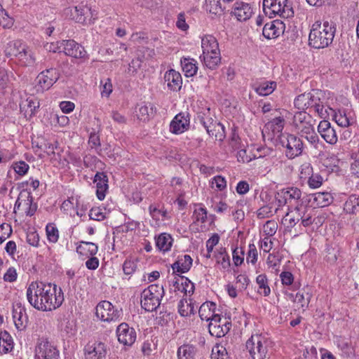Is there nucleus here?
<instances>
[{
  "label": "nucleus",
  "mask_w": 359,
  "mask_h": 359,
  "mask_svg": "<svg viewBox=\"0 0 359 359\" xmlns=\"http://www.w3.org/2000/svg\"><path fill=\"white\" fill-rule=\"evenodd\" d=\"M27 44L21 40L10 41L4 46V53L8 57L17 58L21 50H25V46Z\"/></svg>",
  "instance_id": "24"
},
{
  "label": "nucleus",
  "mask_w": 359,
  "mask_h": 359,
  "mask_svg": "<svg viewBox=\"0 0 359 359\" xmlns=\"http://www.w3.org/2000/svg\"><path fill=\"white\" fill-rule=\"evenodd\" d=\"M35 359H59V351L46 339H40L35 348Z\"/></svg>",
  "instance_id": "10"
},
{
  "label": "nucleus",
  "mask_w": 359,
  "mask_h": 359,
  "mask_svg": "<svg viewBox=\"0 0 359 359\" xmlns=\"http://www.w3.org/2000/svg\"><path fill=\"white\" fill-rule=\"evenodd\" d=\"M336 32V27L333 22L317 21L314 22L309 35V46L320 49L332 44Z\"/></svg>",
  "instance_id": "2"
},
{
  "label": "nucleus",
  "mask_w": 359,
  "mask_h": 359,
  "mask_svg": "<svg viewBox=\"0 0 359 359\" xmlns=\"http://www.w3.org/2000/svg\"><path fill=\"white\" fill-rule=\"evenodd\" d=\"M13 318L15 325L18 330H22L25 326L24 325L26 316L25 310L20 304H16L13 309Z\"/></svg>",
  "instance_id": "35"
},
{
  "label": "nucleus",
  "mask_w": 359,
  "mask_h": 359,
  "mask_svg": "<svg viewBox=\"0 0 359 359\" xmlns=\"http://www.w3.org/2000/svg\"><path fill=\"white\" fill-rule=\"evenodd\" d=\"M85 351L88 359H102L107 354V348L104 343L95 341L92 344H88Z\"/></svg>",
  "instance_id": "20"
},
{
  "label": "nucleus",
  "mask_w": 359,
  "mask_h": 359,
  "mask_svg": "<svg viewBox=\"0 0 359 359\" xmlns=\"http://www.w3.org/2000/svg\"><path fill=\"white\" fill-rule=\"evenodd\" d=\"M318 132L322 138L330 144H335L338 141L337 132L328 121H321L318 126Z\"/></svg>",
  "instance_id": "16"
},
{
  "label": "nucleus",
  "mask_w": 359,
  "mask_h": 359,
  "mask_svg": "<svg viewBox=\"0 0 359 359\" xmlns=\"http://www.w3.org/2000/svg\"><path fill=\"white\" fill-rule=\"evenodd\" d=\"M181 65L186 76H192L196 74L198 67L194 59L184 58L181 60Z\"/></svg>",
  "instance_id": "41"
},
{
  "label": "nucleus",
  "mask_w": 359,
  "mask_h": 359,
  "mask_svg": "<svg viewBox=\"0 0 359 359\" xmlns=\"http://www.w3.org/2000/svg\"><path fill=\"white\" fill-rule=\"evenodd\" d=\"M204 65L210 69H215L220 63V53L213 52L212 54H203Z\"/></svg>",
  "instance_id": "39"
},
{
  "label": "nucleus",
  "mask_w": 359,
  "mask_h": 359,
  "mask_svg": "<svg viewBox=\"0 0 359 359\" xmlns=\"http://www.w3.org/2000/svg\"><path fill=\"white\" fill-rule=\"evenodd\" d=\"M0 348L4 353H7L13 348V338L6 330L0 332Z\"/></svg>",
  "instance_id": "40"
},
{
  "label": "nucleus",
  "mask_w": 359,
  "mask_h": 359,
  "mask_svg": "<svg viewBox=\"0 0 359 359\" xmlns=\"http://www.w3.org/2000/svg\"><path fill=\"white\" fill-rule=\"evenodd\" d=\"M12 233L10 224L3 223L0 225V244H1Z\"/></svg>",
  "instance_id": "59"
},
{
  "label": "nucleus",
  "mask_w": 359,
  "mask_h": 359,
  "mask_svg": "<svg viewBox=\"0 0 359 359\" xmlns=\"http://www.w3.org/2000/svg\"><path fill=\"white\" fill-rule=\"evenodd\" d=\"M27 299L34 309L42 311H53L59 308L63 301L64 295L60 287L56 285L43 282H32L27 289Z\"/></svg>",
  "instance_id": "1"
},
{
  "label": "nucleus",
  "mask_w": 359,
  "mask_h": 359,
  "mask_svg": "<svg viewBox=\"0 0 359 359\" xmlns=\"http://www.w3.org/2000/svg\"><path fill=\"white\" fill-rule=\"evenodd\" d=\"M46 231L47 238L49 242L55 243L59 238V231L57 228L53 224L46 225Z\"/></svg>",
  "instance_id": "49"
},
{
  "label": "nucleus",
  "mask_w": 359,
  "mask_h": 359,
  "mask_svg": "<svg viewBox=\"0 0 359 359\" xmlns=\"http://www.w3.org/2000/svg\"><path fill=\"white\" fill-rule=\"evenodd\" d=\"M311 297V294L309 292H299L296 294L294 302L300 304L301 307L304 310V308L308 307Z\"/></svg>",
  "instance_id": "51"
},
{
  "label": "nucleus",
  "mask_w": 359,
  "mask_h": 359,
  "mask_svg": "<svg viewBox=\"0 0 359 359\" xmlns=\"http://www.w3.org/2000/svg\"><path fill=\"white\" fill-rule=\"evenodd\" d=\"M333 120L337 124L342 128H347L351 126L354 121L350 116V113H347L345 110H338L334 111L333 115Z\"/></svg>",
  "instance_id": "32"
},
{
  "label": "nucleus",
  "mask_w": 359,
  "mask_h": 359,
  "mask_svg": "<svg viewBox=\"0 0 359 359\" xmlns=\"http://www.w3.org/2000/svg\"><path fill=\"white\" fill-rule=\"evenodd\" d=\"M209 135L215 137L216 140L222 141L225 137L224 126L219 122L215 123V127H213L212 132Z\"/></svg>",
  "instance_id": "53"
},
{
  "label": "nucleus",
  "mask_w": 359,
  "mask_h": 359,
  "mask_svg": "<svg viewBox=\"0 0 359 359\" xmlns=\"http://www.w3.org/2000/svg\"><path fill=\"white\" fill-rule=\"evenodd\" d=\"M313 174V167L310 163L305 162L300 165L299 177L301 180H307Z\"/></svg>",
  "instance_id": "52"
},
{
  "label": "nucleus",
  "mask_w": 359,
  "mask_h": 359,
  "mask_svg": "<svg viewBox=\"0 0 359 359\" xmlns=\"http://www.w3.org/2000/svg\"><path fill=\"white\" fill-rule=\"evenodd\" d=\"M12 168L18 175L23 176L28 172L29 166L25 161H20L13 163Z\"/></svg>",
  "instance_id": "55"
},
{
  "label": "nucleus",
  "mask_w": 359,
  "mask_h": 359,
  "mask_svg": "<svg viewBox=\"0 0 359 359\" xmlns=\"http://www.w3.org/2000/svg\"><path fill=\"white\" fill-rule=\"evenodd\" d=\"M269 340L262 334L252 335L245 343L248 359H266L269 355Z\"/></svg>",
  "instance_id": "4"
},
{
  "label": "nucleus",
  "mask_w": 359,
  "mask_h": 359,
  "mask_svg": "<svg viewBox=\"0 0 359 359\" xmlns=\"http://www.w3.org/2000/svg\"><path fill=\"white\" fill-rule=\"evenodd\" d=\"M137 118L142 121H147L149 119V117L154 114L153 104H143L138 105L137 107Z\"/></svg>",
  "instance_id": "38"
},
{
  "label": "nucleus",
  "mask_w": 359,
  "mask_h": 359,
  "mask_svg": "<svg viewBox=\"0 0 359 359\" xmlns=\"http://www.w3.org/2000/svg\"><path fill=\"white\" fill-rule=\"evenodd\" d=\"M102 90L101 91L102 96L109 97L112 92V84L110 79H106L104 81H101Z\"/></svg>",
  "instance_id": "64"
},
{
  "label": "nucleus",
  "mask_w": 359,
  "mask_h": 359,
  "mask_svg": "<svg viewBox=\"0 0 359 359\" xmlns=\"http://www.w3.org/2000/svg\"><path fill=\"white\" fill-rule=\"evenodd\" d=\"M189 115L184 113L177 114L170 125V130L174 134H181L189 128Z\"/></svg>",
  "instance_id": "19"
},
{
  "label": "nucleus",
  "mask_w": 359,
  "mask_h": 359,
  "mask_svg": "<svg viewBox=\"0 0 359 359\" xmlns=\"http://www.w3.org/2000/svg\"><path fill=\"white\" fill-rule=\"evenodd\" d=\"M309 106L306 109L309 113H314L320 118H325L327 116V109L324 104V95L321 90H312L310 91Z\"/></svg>",
  "instance_id": "9"
},
{
  "label": "nucleus",
  "mask_w": 359,
  "mask_h": 359,
  "mask_svg": "<svg viewBox=\"0 0 359 359\" xmlns=\"http://www.w3.org/2000/svg\"><path fill=\"white\" fill-rule=\"evenodd\" d=\"M60 48L65 55L75 58H83L86 54L84 48L74 40L62 41Z\"/></svg>",
  "instance_id": "15"
},
{
  "label": "nucleus",
  "mask_w": 359,
  "mask_h": 359,
  "mask_svg": "<svg viewBox=\"0 0 359 359\" xmlns=\"http://www.w3.org/2000/svg\"><path fill=\"white\" fill-rule=\"evenodd\" d=\"M285 223H287V227H294L298 222H299V218L296 213H294V210L288 212L283 218Z\"/></svg>",
  "instance_id": "58"
},
{
  "label": "nucleus",
  "mask_w": 359,
  "mask_h": 359,
  "mask_svg": "<svg viewBox=\"0 0 359 359\" xmlns=\"http://www.w3.org/2000/svg\"><path fill=\"white\" fill-rule=\"evenodd\" d=\"M89 217L90 219L102 221L105 218V215L100 208H93L90 210Z\"/></svg>",
  "instance_id": "62"
},
{
  "label": "nucleus",
  "mask_w": 359,
  "mask_h": 359,
  "mask_svg": "<svg viewBox=\"0 0 359 359\" xmlns=\"http://www.w3.org/2000/svg\"><path fill=\"white\" fill-rule=\"evenodd\" d=\"M277 87L276 81H264L255 84V91L261 96H266L271 94Z\"/></svg>",
  "instance_id": "31"
},
{
  "label": "nucleus",
  "mask_w": 359,
  "mask_h": 359,
  "mask_svg": "<svg viewBox=\"0 0 359 359\" xmlns=\"http://www.w3.org/2000/svg\"><path fill=\"white\" fill-rule=\"evenodd\" d=\"M193 218L195 222L205 223L207 220V210L203 207L196 208L193 213Z\"/></svg>",
  "instance_id": "54"
},
{
  "label": "nucleus",
  "mask_w": 359,
  "mask_h": 359,
  "mask_svg": "<svg viewBox=\"0 0 359 359\" xmlns=\"http://www.w3.org/2000/svg\"><path fill=\"white\" fill-rule=\"evenodd\" d=\"M194 304L187 299H181L178 303V312L182 316H189L194 313Z\"/></svg>",
  "instance_id": "45"
},
{
  "label": "nucleus",
  "mask_w": 359,
  "mask_h": 359,
  "mask_svg": "<svg viewBox=\"0 0 359 359\" xmlns=\"http://www.w3.org/2000/svg\"><path fill=\"white\" fill-rule=\"evenodd\" d=\"M149 211L151 217L156 220H160V216L162 217L163 219L167 215V212L165 210H159L152 205L149 207Z\"/></svg>",
  "instance_id": "61"
},
{
  "label": "nucleus",
  "mask_w": 359,
  "mask_h": 359,
  "mask_svg": "<svg viewBox=\"0 0 359 359\" xmlns=\"http://www.w3.org/2000/svg\"><path fill=\"white\" fill-rule=\"evenodd\" d=\"M231 327V322L226 318L215 316L208 325L209 332L216 337H224Z\"/></svg>",
  "instance_id": "11"
},
{
  "label": "nucleus",
  "mask_w": 359,
  "mask_h": 359,
  "mask_svg": "<svg viewBox=\"0 0 359 359\" xmlns=\"http://www.w3.org/2000/svg\"><path fill=\"white\" fill-rule=\"evenodd\" d=\"M257 260V250L254 244L249 245V250L248 252L246 261L248 263L255 264Z\"/></svg>",
  "instance_id": "60"
},
{
  "label": "nucleus",
  "mask_w": 359,
  "mask_h": 359,
  "mask_svg": "<svg viewBox=\"0 0 359 359\" xmlns=\"http://www.w3.org/2000/svg\"><path fill=\"white\" fill-rule=\"evenodd\" d=\"M277 228L278 224L276 222L273 220H269L264 224L263 226V232L265 235H266V237H271L276 233Z\"/></svg>",
  "instance_id": "56"
},
{
  "label": "nucleus",
  "mask_w": 359,
  "mask_h": 359,
  "mask_svg": "<svg viewBox=\"0 0 359 359\" xmlns=\"http://www.w3.org/2000/svg\"><path fill=\"white\" fill-rule=\"evenodd\" d=\"M221 0H205V7L206 11L212 14H217L222 11Z\"/></svg>",
  "instance_id": "50"
},
{
  "label": "nucleus",
  "mask_w": 359,
  "mask_h": 359,
  "mask_svg": "<svg viewBox=\"0 0 359 359\" xmlns=\"http://www.w3.org/2000/svg\"><path fill=\"white\" fill-rule=\"evenodd\" d=\"M285 120L283 117L278 116L273 118L271 121L268 122L264 126L262 133L271 130L273 133V137L277 135L280 139V135L284 128Z\"/></svg>",
  "instance_id": "27"
},
{
  "label": "nucleus",
  "mask_w": 359,
  "mask_h": 359,
  "mask_svg": "<svg viewBox=\"0 0 359 359\" xmlns=\"http://www.w3.org/2000/svg\"><path fill=\"white\" fill-rule=\"evenodd\" d=\"M165 81L167 82L168 87L173 91L180 90L182 84V79L181 74L174 70L170 69L167 71L164 75Z\"/></svg>",
  "instance_id": "23"
},
{
  "label": "nucleus",
  "mask_w": 359,
  "mask_h": 359,
  "mask_svg": "<svg viewBox=\"0 0 359 359\" xmlns=\"http://www.w3.org/2000/svg\"><path fill=\"white\" fill-rule=\"evenodd\" d=\"M37 209L36 203H33L31 192L26 190L20 191L14 205V212L20 211L26 216L32 217Z\"/></svg>",
  "instance_id": "8"
},
{
  "label": "nucleus",
  "mask_w": 359,
  "mask_h": 359,
  "mask_svg": "<svg viewBox=\"0 0 359 359\" xmlns=\"http://www.w3.org/2000/svg\"><path fill=\"white\" fill-rule=\"evenodd\" d=\"M172 241L173 240L170 234L163 233L156 239V245L160 250L166 252L170 249Z\"/></svg>",
  "instance_id": "37"
},
{
  "label": "nucleus",
  "mask_w": 359,
  "mask_h": 359,
  "mask_svg": "<svg viewBox=\"0 0 359 359\" xmlns=\"http://www.w3.org/2000/svg\"><path fill=\"white\" fill-rule=\"evenodd\" d=\"M20 110L26 117L34 115L40 107L39 100L34 97H29L20 104Z\"/></svg>",
  "instance_id": "25"
},
{
  "label": "nucleus",
  "mask_w": 359,
  "mask_h": 359,
  "mask_svg": "<svg viewBox=\"0 0 359 359\" xmlns=\"http://www.w3.org/2000/svg\"><path fill=\"white\" fill-rule=\"evenodd\" d=\"M301 135L312 144H316L319 142V137L315 132L314 128Z\"/></svg>",
  "instance_id": "63"
},
{
  "label": "nucleus",
  "mask_w": 359,
  "mask_h": 359,
  "mask_svg": "<svg viewBox=\"0 0 359 359\" xmlns=\"http://www.w3.org/2000/svg\"><path fill=\"white\" fill-rule=\"evenodd\" d=\"M279 142L286 149L285 155L290 159L300 156L303 151V142L294 135L281 134Z\"/></svg>",
  "instance_id": "7"
},
{
  "label": "nucleus",
  "mask_w": 359,
  "mask_h": 359,
  "mask_svg": "<svg viewBox=\"0 0 359 359\" xmlns=\"http://www.w3.org/2000/svg\"><path fill=\"white\" fill-rule=\"evenodd\" d=\"M302 196V191L296 187H291L287 191L283 192V198L285 203L290 204V205L301 204L302 202L299 199Z\"/></svg>",
  "instance_id": "33"
},
{
  "label": "nucleus",
  "mask_w": 359,
  "mask_h": 359,
  "mask_svg": "<svg viewBox=\"0 0 359 359\" xmlns=\"http://www.w3.org/2000/svg\"><path fill=\"white\" fill-rule=\"evenodd\" d=\"M201 47L203 54H212L213 52L220 53L219 43L215 37L212 35L205 36L202 39Z\"/></svg>",
  "instance_id": "28"
},
{
  "label": "nucleus",
  "mask_w": 359,
  "mask_h": 359,
  "mask_svg": "<svg viewBox=\"0 0 359 359\" xmlns=\"http://www.w3.org/2000/svg\"><path fill=\"white\" fill-rule=\"evenodd\" d=\"M198 119L205 128H208V126L217 121L213 118V115L210 112V108L205 109L198 112Z\"/></svg>",
  "instance_id": "44"
},
{
  "label": "nucleus",
  "mask_w": 359,
  "mask_h": 359,
  "mask_svg": "<svg viewBox=\"0 0 359 359\" xmlns=\"http://www.w3.org/2000/svg\"><path fill=\"white\" fill-rule=\"evenodd\" d=\"M313 120L311 115L304 111L295 113L293 117V126L301 135L313 128Z\"/></svg>",
  "instance_id": "12"
},
{
  "label": "nucleus",
  "mask_w": 359,
  "mask_h": 359,
  "mask_svg": "<svg viewBox=\"0 0 359 359\" xmlns=\"http://www.w3.org/2000/svg\"><path fill=\"white\" fill-rule=\"evenodd\" d=\"M216 262L220 264L224 269L230 266V259L224 248H220L215 255Z\"/></svg>",
  "instance_id": "46"
},
{
  "label": "nucleus",
  "mask_w": 359,
  "mask_h": 359,
  "mask_svg": "<svg viewBox=\"0 0 359 359\" xmlns=\"http://www.w3.org/2000/svg\"><path fill=\"white\" fill-rule=\"evenodd\" d=\"M309 95L310 92L304 93L303 94L298 95L294 99V104L295 107L302 111L308 108V106H309V100H311Z\"/></svg>",
  "instance_id": "47"
},
{
  "label": "nucleus",
  "mask_w": 359,
  "mask_h": 359,
  "mask_svg": "<svg viewBox=\"0 0 359 359\" xmlns=\"http://www.w3.org/2000/svg\"><path fill=\"white\" fill-rule=\"evenodd\" d=\"M16 59L18 63L23 67H32L36 62L34 53L27 45L25 46V50H21Z\"/></svg>",
  "instance_id": "30"
},
{
  "label": "nucleus",
  "mask_w": 359,
  "mask_h": 359,
  "mask_svg": "<svg viewBox=\"0 0 359 359\" xmlns=\"http://www.w3.org/2000/svg\"><path fill=\"white\" fill-rule=\"evenodd\" d=\"M257 284L258 285V293L268 297L271 293V289L268 285V280L265 274H260L256 278Z\"/></svg>",
  "instance_id": "43"
},
{
  "label": "nucleus",
  "mask_w": 359,
  "mask_h": 359,
  "mask_svg": "<svg viewBox=\"0 0 359 359\" xmlns=\"http://www.w3.org/2000/svg\"><path fill=\"white\" fill-rule=\"evenodd\" d=\"M72 16L79 23L88 24L91 23L93 14L90 7L80 4L74 8Z\"/></svg>",
  "instance_id": "18"
},
{
  "label": "nucleus",
  "mask_w": 359,
  "mask_h": 359,
  "mask_svg": "<svg viewBox=\"0 0 359 359\" xmlns=\"http://www.w3.org/2000/svg\"><path fill=\"white\" fill-rule=\"evenodd\" d=\"M253 14V8L250 4L237 1L234 4L231 15L235 16L238 21H246Z\"/></svg>",
  "instance_id": "17"
},
{
  "label": "nucleus",
  "mask_w": 359,
  "mask_h": 359,
  "mask_svg": "<svg viewBox=\"0 0 359 359\" xmlns=\"http://www.w3.org/2000/svg\"><path fill=\"white\" fill-rule=\"evenodd\" d=\"M192 259L189 255H184L178 257L177 260L172 264V268L174 272L181 273H187L189 271L192 266Z\"/></svg>",
  "instance_id": "26"
},
{
  "label": "nucleus",
  "mask_w": 359,
  "mask_h": 359,
  "mask_svg": "<svg viewBox=\"0 0 359 359\" xmlns=\"http://www.w3.org/2000/svg\"><path fill=\"white\" fill-rule=\"evenodd\" d=\"M283 27L282 22L278 20L271 21L264 25L262 34L266 39L276 38L283 32Z\"/></svg>",
  "instance_id": "22"
},
{
  "label": "nucleus",
  "mask_w": 359,
  "mask_h": 359,
  "mask_svg": "<svg viewBox=\"0 0 359 359\" xmlns=\"http://www.w3.org/2000/svg\"><path fill=\"white\" fill-rule=\"evenodd\" d=\"M59 77L58 71L55 68H50L41 72L37 76L36 81L42 90H48L58 80Z\"/></svg>",
  "instance_id": "14"
},
{
  "label": "nucleus",
  "mask_w": 359,
  "mask_h": 359,
  "mask_svg": "<svg viewBox=\"0 0 359 359\" xmlns=\"http://www.w3.org/2000/svg\"><path fill=\"white\" fill-rule=\"evenodd\" d=\"M333 198L328 192H318L313 194V201L316 205L325 207L332 202Z\"/></svg>",
  "instance_id": "42"
},
{
  "label": "nucleus",
  "mask_w": 359,
  "mask_h": 359,
  "mask_svg": "<svg viewBox=\"0 0 359 359\" xmlns=\"http://www.w3.org/2000/svg\"><path fill=\"white\" fill-rule=\"evenodd\" d=\"M212 359H229V356L224 346L216 344L212 349Z\"/></svg>",
  "instance_id": "48"
},
{
  "label": "nucleus",
  "mask_w": 359,
  "mask_h": 359,
  "mask_svg": "<svg viewBox=\"0 0 359 359\" xmlns=\"http://www.w3.org/2000/svg\"><path fill=\"white\" fill-rule=\"evenodd\" d=\"M216 304L212 302H206L203 303L198 309V314L201 320L211 321L215 316H219L218 314H215Z\"/></svg>",
  "instance_id": "29"
},
{
  "label": "nucleus",
  "mask_w": 359,
  "mask_h": 359,
  "mask_svg": "<svg viewBox=\"0 0 359 359\" xmlns=\"http://www.w3.org/2000/svg\"><path fill=\"white\" fill-rule=\"evenodd\" d=\"M97 250V245L92 242L81 241L80 245L76 248V252L86 257L94 256Z\"/></svg>",
  "instance_id": "34"
},
{
  "label": "nucleus",
  "mask_w": 359,
  "mask_h": 359,
  "mask_svg": "<svg viewBox=\"0 0 359 359\" xmlns=\"http://www.w3.org/2000/svg\"><path fill=\"white\" fill-rule=\"evenodd\" d=\"M165 292L163 285L153 284L141 294V306L147 311H155L159 306Z\"/></svg>",
  "instance_id": "3"
},
{
  "label": "nucleus",
  "mask_w": 359,
  "mask_h": 359,
  "mask_svg": "<svg viewBox=\"0 0 359 359\" xmlns=\"http://www.w3.org/2000/svg\"><path fill=\"white\" fill-rule=\"evenodd\" d=\"M96 184V195L100 201L104 200L108 189V177L104 172H97L93 180Z\"/></svg>",
  "instance_id": "21"
},
{
  "label": "nucleus",
  "mask_w": 359,
  "mask_h": 359,
  "mask_svg": "<svg viewBox=\"0 0 359 359\" xmlns=\"http://www.w3.org/2000/svg\"><path fill=\"white\" fill-rule=\"evenodd\" d=\"M95 315L100 320L107 323L116 322L123 316L121 309L114 306L109 301H101L95 307Z\"/></svg>",
  "instance_id": "6"
},
{
  "label": "nucleus",
  "mask_w": 359,
  "mask_h": 359,
  "mask_svg": "<svg viewBox=\"0 0 359 359\" xmlns=\"http://www.w3.org/2000/svg\"><path fill=\"white\" fill-rule=\"evenodd\" d=\"M263 11L270 18L276 15L289 18L294 15L292 4L289 3L288 0H264Z\"/></svg>",
  "instance_id": "5"
},
{
  "label": "nucleus",
  "mask_w": 359,
  "mask_h": 359,
  "mask_svg": "<svg viewBox=\"0 0 359 359\" xmlns=\"http://www.w3.org/2000/svg\"><path fill=\"white\" fill-rule=\"evenodd\" d=\"M196 348L191 344H184L177 349L178 359H195Z\"/></svg>",
  "instance_id": "36"
},
{
  "label": "nucleus",
  "mask_w": 359,
  "mask_h": 359,
  "mask_svg": "<svg viewBox=\"0 0 359 359\" xmlns=\"http://www.w3.org/2000/svg\"><path fill=\"white\" fill-rule=\"evenodd\" d=\"M118 341L125 346H132L137 338V334L133 327L126 323H121L116 330Z\"/></svg>",
  "instance_id": "13"
},
{
  "label": "nucleus",
  "mask_w": 359,
  "mask_h": 359,
  "mask_svg": "<svg viewBox=\"0 0 359 359\" xmlns=\"http://www.w3.org/2000/svg\"><path fill=\"white\" fill-rule=\"evenodd\" d=\"M323 179L318 173H313L308 180L307 183L310 188L316 189L323 184Z\"/></svg>",
  "instance_id": "57"
}]
</instances>
